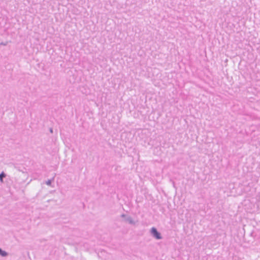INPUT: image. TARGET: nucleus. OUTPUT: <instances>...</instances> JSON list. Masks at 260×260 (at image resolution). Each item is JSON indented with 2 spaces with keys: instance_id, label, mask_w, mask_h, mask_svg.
I'll use <instances>...</instances> for the list:
<instances>
[{
  "instance_id": "1",
  "label": "nucleus",
  "mask_w": 260,
  "mask_h": 260,
  "mask_svg": "<svg viewBox=\"0 0 260 260\" xmlns=\"http://www.w3.org/2000/svg\"><path fill=\"white\" fill-rule=\"evenodd\" d=\"M151 235L156 240H161L162 237L161 233L158 231L157 229L155 227H152L150 230Z\"/></svg>"
},
{
  "instance_id": "2",
  "label": "nucleus",
  "mask_w": 260,
  "mask_h": 260,
  "mask_svg": "<svg viewBox=\"0 0 260 260\" xmlns=\"http://www.w3.org/2000/svg\"><path fill=\"white\" fill-rule=\"evenodd\" d=\"M125 221L128 222L131 224L134 225L135 224V222L133 218L129 216H128L125 218Z\"/></svg>"
},
{
  "instance_id": "3",
  "label": "nucleus",
  "mask_w": 260,
  "mask_h": 260,
  "mask_svg": "<svg viewBox=\"0 0 260 260\" xmlns=\"http://www.w3.org/2000/svg\"><path fill=\"white\" fill-rule=\"evenodd\" d=\"M0 255L2 257H7L9 255V253L0 248Z\"/></svg>"
},
{
  "instance_id": "4",
  "label": "nucleus",
  "mask_w": 260,
  "mask_h": 260,
  "mask_svg": "<svg viewBox=\"0 0 260 260\" xmlns=\"http://www.w3.org/2000/svg\"><path fill=\"white\" fill-rule=\"evenodd\" d=\"M6 177V174L4 172H2L0 173V182H4V178Z\"/></svg>"
},
{
  "instance_id": "5",
  "label": "nucleus",
  "mask_w": 260,
  "mask_h": 260,
  "mask_svg": "<svg viewBox=\"0 0 260 260\" xmlns=\"http://www.w3.org/2000/svg\"><path fill=\"white\" fill-rule=\"evenodd\" d=\"M54 180L53 178H52V179H49L46 182V184L47 185H49V186H51V184H52V181L53 180Z\"/></svg>"
},
{
  "instance_id": "6",
  "label": "nucleus",
  "mask_w": 260,
  "mask_h": 260,
  "mask_svg": "<svg viewBox=\"0 0 260 260\" xmlns=\"http://www.w3.org/2000/svg\"><path fill=\"white\" fill-rule=\"evenodd\" d=\"M127 216H127L126 215H125L124 214H122L121 215V217H122V218H125Z\"/></svg>"
},
{
  "instance_id": "7",
  "label": "nucleus",
  "mask_w": 260,
  "mask_h": 260,
  "mask_svg": "<svg viewBox=\"0 0 260 260\" xmlns=\"http://www.w3.org/2000/svg\"><path fill=\"white\" fill-rule=\"evenodd\" d=\"M49 131H50V133H53V129L52 128H50Z\"/></svg>"
}]
</instances>
